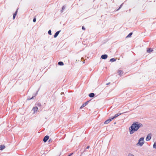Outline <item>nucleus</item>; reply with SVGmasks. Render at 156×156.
Returning <instances> with one entry per match:
<instances>
[{"mask_svg": "<svg viewBox=\"0 0 156 156\" xmlns=\"http://www.w3.org/2000/svg\"><path fill=\"white\" fill-rule=\"evenodd\" d=\"M143 126V125L140 123L135 122L129 127V133L132 134L134 132L136 131L140 128Z\"/></svg>", "mask_w": 156, "mask_h": 156, "instance_id": "nucleus-1", "label": "nucleus"}, {"mask_svg": "<svg viewBox=\"0 0 156 156\" xmlns=\"http://www.w3.org/2000/svg\"><path fill=\"white\" fill-rule=\"evenodd\" d=\"M144 138L143 137L140 138L138 140V142L136 144L137 146L141 147L144 144Z\"/></svg>", "mask_w": 156, "mask_h": 156, "instance_id": "nucleus-2", "label": "nucleus"}, {"mask_svg": "<svg viewBox=\"0 0 156 156\" xmlns=\"http://www.w3.org/2000/svg\"><path fill=\"white\" fill-rule=\"evenodd\" d=\"M151 133H149L147 135L146 139L147 141H148L150 140L151 139Z\"/></svg>", "mask_w": 156, "mask_h": 156, "instance_id": "nucleus-3", "label": "nucleus"}, {"mask_svg": "<svg viewBox=\"0 0 156 156\" xmlns=\"http://www.w3.org/2000/svg\"><path fill=\"white\" fill-rule=\"evenodd\" d=\"M38 109V108L37 107H34L32 109V110L34 111V114H35L37 112V111Z\"/></svg>", "mask_w": 156, "mask_h": 156, "instance_id": "nucleus-4", "label": "nucleus"}, {"mask_svg": "<svg viewBox=\"0 0 156 156\" xmlns=\"http://www.w3.org/2000/svg\"><path fill=\"white\" fill-rule=\"evenodd\" d=\"M49 136H46L44 137L43 141L44 142H45L49 139Z\"/></svg>", "mask_w": 156, "mask_h": 156, "instance_id": "nucleus-5", "label": "nucleus"}, {"mask_svg": "<svg viewBox=\"0 0 156 156\" xmlns=\"http://www.w3.org/2000/svg\"><path fill=\"white\" fill-rule=\"evenodd\" d=\"M113 119L112 118L111 119H109L108 120H106L104 124H107L108 123L110 122H111Z\"/></svg>", "mask_w": 156, "mask_h": 156, "instance_id": "nucleus-6", "label": "nucleus"}, {"mask_svg": "<svg viewBox=\"0 0 156 156\" xmlns=\"http://www.w3.org/2000/svg\"><path fill=\"white\" fill-rule=\"evenodd\" d=\"M118 73L119 75L120 76H121L123 73V71L120 70H118Z\"/></svg>", "mask_w": 156, "mask_h": 156, "instance_id": "nucleus-7", "label": "nucleus"}, {"mask_svg": "<svg viewBox=\"0 0 156 156\" xmlns=\"http://www.w3.org/2000/svg\"><path fill=\"white\" fill-rule=\"evenodd\" d=\"M89 101H87L85 103H84L81 106L80 108L82 109V108L86 106L88 103Z\"/></svg>", "mask_w": 156, "mask_h": 156, "instance_id": "nucleus-8", "label": "nucleus"}, {"mask_svg": "<svg viewBox=\"0 0 156 156\" xmlns=\"http://www.w3.org/2000/svg\"><path fill=\"white\" fill-rule=\"evenodd\" d=\"M107 57H108L107 55H106V54L102 55L101 56V58L102 59H106V58H107Z\"/></svg>", "mask_w": 156, "mask_h": 156, "instance_id": "nucleus-9", "label": "nucleus"}, {"mask_svg": "<svg viewBox=\"0 0 156 156\" xmlns=\"http://www.w3.org/2000/svg\"><path fill=\"white\" fill-rule=\"evenodd\" d=\"M60 32V30H59V31L56 32L55 33V34L54 35V37L55 38H56V37H57L58 36V34H59Z\"/></svg>", "mask_w": 156, "mask_h": 156, "instance_id": "nucleus-10", "label": "nucleus"}, {"mask_svg": "<svg viewBox=\"0 0 156 156\" xmlns=\"http://www.w3.org/2000/svg\"><path fill=\"white\" fill-rule=\"evenodd\" d=\"M122 114L121 113H118L116 114H115V116L112 118L113 119H114L115 118H116L118 116H119V115H121V114Z\"/></svg>", "mask_w": 156, "mask_h": 156, "instance_id": "nucleus-11", "label": "nucleus"}, {"mask_svg": "<svg viewBox=\"0 0 156 156\" xmlns=\"http://www.w3.org/2000/svg\"><path fill=\"white\" fill-rule=\"evenodd\" d=\"M17 10L18 9L16 10L15 12L13 14V19H14L15 18V16L17 15Z\"/></svg>", "mask_w": 156, "mask_h": 156, "instance_id": "nucleus-12", "label": "nucleus"}, {"mask_svg": "<svg viewBox=\"0 0 156 156\" xmlns=\"http://www.w3.org/2000/svg\"><path fill=\"white\" fill-rule=\"evenodd\" d=\"M17 10L18 9L16 10L15 12L13 14V19H14L15 18V16L17 15Z\"/></svg>", "mask_w": 156, "mask_h": 156, "instance_id": "nucleus-13", "label": "nucleus"}, {"mask_svg": "<svg viewBox=\"0 0 156 156\" xmlns=\"http://www.w3.org/2000/svg\"><path fill=\"white\" fill-rule=\"evenodd\" d=\"M94 96V94L93 93H91L89 95V96L90 98L93 97Z\"/></svg>", "mask_w": 156, "mask_h": 156, "instance_id": "nucleus-14", "label": "nucleus"}, {"mask_svg": "<svg viewBox=\"0 0 156 156\" xmlns=\"http://www.w3.org/2000/svg\"><path fill=\"white\" fill-rule=\"evenodd\" d=\"M153 50L152 49L148 48L147 50V51L148 52H151L153 51Z\"/></svg>", "mask_w": 156, "mask_h": 156, "instance_id": "nucleus-15", "label": "nucleus"}, {"mask_svg": "<svg viewBox=\"0 0 156 156\" xmlns=\"http://www.w3.org/2000/svg\"><path fill=\"white\" fill-rule=\"evenodd\" d=\"M5 148V146L4 145L0 146V150H2Z\"/></svg>", "mask_w": 156, "mask_h": 156, "instance_id": "nucleus-16", "label": "nucleus"}, {"mask_svg": "<svg viewBox=\"0 0 156 156\" xmlns=\"http://www.w3.org/2000/svg\"><path fill=\"white\" fill-rule=\"evenodd\" d=\"M58 64L60 66H63L64 65L63 63L62 62H59L58 63Z\"/></svg>", "mask_w": 156, "mask_h": 156, "instance_id": "nucleus-17", "label": "nucleus"}, {"mask_svg": "<svg viewBox=\"0 0 156 156\" xmlns=\"http://www.w3.org/2000/svg\"><path fill=\"white\" fill-rule=\"evenodd\" d=\"M133 33H130L126 37H131V35Z\"/></svg>", "mask_w": 156, "mask_h": 156, "instance_id": "nucleus-18", "label": "nucleus"}, {"mask_svg": "<svg viewBox=\"0 0 156 156\" xmlns=\"http://www.w3.org/2000/svg\"><path fill=\"white\" fill-rule=\"evenodd\" d=\"M116 60L114 58H111L110 59V61L111 62H114Z\"/></svg>", "mask_w": 156, "mask_h": 156, "instance_id": "nucleus-19", "label": "nucleus"}, {"mask_svg": "<svg viewBox=\"0 0 156 156\" xmlns=\"http://www.w3.org/2000/svg\"><path fill=\"white\" fill-rule=\"evenodd\" d=\"M66 6H63L62 8V9L61 10V12H62L65 9Z\"/></svg>", "mask_w": 156, "mask_h": 156, "instance_id": "nucleus-20", "label": "nucleus"}, {"mask_svg": "<svg viewBox=\"0 0 156 156\" xmlns=\"http://www.w3.org/2000/svg\"><path fill=\"white\" fill-rule=\"evenodd\" d=\"M51 30H49L48 31V34L50 35H51Z\"/></svg>", "mask_w": 156, "mask_h": 156, "instance_id": "nucleus-21", "label": "nucleus"}, {"mask_svg": "<svg viewBox=\"0 0 156 156\" xmlns=\"http://www.w3.org/2000/svg\"><path fill=\"white\" fill-rule=\"evenodd\" d=\"M153 147L154 148H156V143H154V144L153 145Z\"/></svg>", "mask_w": 156, "mask_h": 156, "instance_id": "nucleus-22", "label": "nucleus"}, {"mask_svg": "<svg viewBox=\"0 0 156 156\" xmlns=\"http://www.w3.org/2000/svg\"><path fill=\"white\" fill-rule=\"evenodd\" d=\"M128 156H134L133 154L129 153L128 154Z\"/></svg>", "mask_w": 156, "mask_h": 156, "instance_id": "nucleus-23", "label": "nucleus"}, {"mask_svg": "<svg viewBox=\"0 0 156 156\" xmlns=\"http://www.w3.org/2000/svg\"><path fill=\"white\" fill-rule=\"evenodd\" d=\"M122 4L119 7V8L117 10H119L120 9V8H121L122 5Z\"/></svg>", "mask_w": 156, "mask_h": 156, "instance_id": "nucleus-24", "label": "nucleus"}, {"mask_svg": "<svg viewBox=\"0 0 156 156\" xmlns=\"http://www.w3.org/2000/svg\"><path fill=\"white\" fill-rule=\"evenodd\" d=\"M36 21V19L35 18H34V19H33V21L34 22H35Z\"/></svg>", "mask_w": 156, "mask_h": 156, "instance_id": "nucleus-25", "label": "nucleus"}, {"mask_svg": "<svg viewBox=\"0 0 156 156\" xmlns=\"http://www.w3.org/2000/svg\"><path fill=\"white\" fill-rule=\"evenodd\" d=\"M33 97H32L31 98H30V99H29V98H28V99H27V100H31V99H33Z\"/></svg>", "mask_w": 156, "mask_h": 156, "instance_id": "nucleus-26", "label": "nucleus"}, {"mask_svg": "<svg viewBox=\"0 0 156 156\" xmlns=\"http://www.w3.org/2000/svg\"><path fill=\"white\" fill-rule=\"evenodd\" d=\"M82 29H83V30H85V28L83 26L82 27Z\"/></svg>", "mask_w": 156, "mask_h": 156, "instance_id": "nucleus-27", "label": "nucleus"}, {"mask_svg": "<svg viewBox=\"0 0 156 156\" xmlns=\"http://www.w3.org/2000/svg\"><path fill=\"white\" fill-rule=\"evenodd\" d=\"M89 146H87V147H86V149H89Z\"/></svg>", "mask_w": 156, "mask_h": 156, "instance_id": "nucleus-28", "label": "nucleus"}, {"mask_svg": "<svg viewBox=\"0 0 156 156\" xmlns=\"http://www.w3.org/2000/svg\"><path fill=\"white\" fill-rule=\"evenodd\" d=\"M37 105L38 106H41V105L40 103H38V104H37Z\"/></svg>", "mask_w": 156, "mask_h": 156, "instance_id": "nucleus-29", "label": "nucleus"}, {"mask_svg": "<svg viewBox=\"0 0 156 156\" xmlns=\"http://www.w3.org/2000/svg\"><path fill=\"white\" fill-rule=\"evenodd\" d=\"M109 84H110V83H107V85H108Z\"/></svg>", "mask_w": 156, "mask_h": 156, "instance_id": "nucleus-30", "label": "nucleus"}, {"mask_svg": "<svg viewBox=\"0 0 156 156\" xmlns=\"http://www.w3.org/2000/svg\"><path fill=\"white\" fill-rule=\"evenodd\" d=\"M83 59V58H81V60H82V59Z\"/></svg>", "mask_w": 156, "mask_h": 156, "instance_id": "nucleus-31", "label": "nucleus"}]
</instances>
